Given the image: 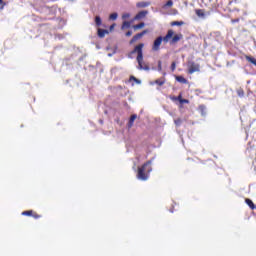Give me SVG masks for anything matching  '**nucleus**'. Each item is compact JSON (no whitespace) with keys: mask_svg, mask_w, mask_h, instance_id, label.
<instances>
[{"mask_svg":"<svg viewBox=\"0 0 256 256\" xmlns=\"http://www.w3.org/2000/svg\"><path fill=\"white\" fill-rule=\"evenodd\" d=\"M196 15H197L198 17H205V13H203L202 10H196Z\"/></svg>","mask_w":256,"mask_h":256,"instance_id":"23","label":"nucleus"},{"mask_svg":"<svg viewBox=\"0 0 256 256\" xmlns=\"http://www.w3.org/2000/svg\"><path fill=\"white\" fill-rule=\"evenodd\" d=\"M231 23H239V18H237V19H232V20H231Z\"/></svg>","mask_w":256,"mask_h":256,"instance_id":"32","label":"nucleus"},{"mask_svg":"<svg viewBox=\"0 0 256 256\" xmlns=\"http://www.w3.org/2000/svg\"><path fill=\"white\" fill-rule=\"evenodd\" d=\"M176 68H177V64L175 62H172L170 67L171 71H175Z\"/></svg>","mask_w":256,"mask_h":256,"instance_id":"28","label":"nucleus"},{"mask_svg":"<svg viewBox=\"0 0 256 256\" xmlns=\"http://www.w3.org/2000/svg\"><path fill=\"white\" fill-rule=\"evenodd\" d=\"M34 217H35V219H39V215H35Z\"/></svg>","mask_w":256,"mask_h":256,"instance_id":"37","label":"nucleus"},{"mask_svg":"<svg viewBox=\"0 0 256 256\" xmlns=\"http://www.w3.org/2000/svg\"><path fill=\"white\" fill-rule=\"evenodd\" d=\"M156 85H159V87L165 85V78L158 79L155 81Z\"/></svg>","mask_w":256,"mask_h":256,"instance_id":"19","label":"nucleus"},{"mask_svg":"<svg viewBox=\"0 0 256 256\" xmlns=\"http://www.w3.org/2000/svg\"><path fill=\"white\" fill-rule=\"evenodd\" d=\"M129 17H131V14H129V13H124L122 15V19H129Z\"/></svg>","mask_w":256,"mask_h":256,"instance_id":"29","label":"nucleus"},{"mask_svg":"<svg viewBox=\"0 0 256 256\" xmlns=\"http://www.w3.org/2000/svg\"><path fill=\"white\" fill-rule=\"evenodd\" d=\"M113 29H115V24L110 26V31H113Z\"/></svg>","mask_w":256,"mask_h":256,"instance_id":"34","label":"nucleus"},{"mask_svg":"<svg viewBox=\"0 0 256 256\" xmlns=\"http://www.w3.org/2000/svg\"><path fill=\"white\" fill-rule=\"evenodd\" d=\"M197 71H200L199 64H197L193 61H188V73L190 75H193V73H197Z\"/></svg>","mask_w":256,"mask_h":256,"instance_id":"4","label":"nucleus"},{"mask_svg":"<svg viewBox=\"0 0 256 256\" xmlns=\"http://www.w3.org/2000/svg\"><path fill=\"white\" fill-rule=\"evenodd\" d=\"M33 214V211H24L22 212V215H27L28 217H31V215Z\"/></svg>","mask_w":256,"mask_h":256,"instance_id":"26","label":"nucleus"},{"mask_svg":"<svg viewBox=\"0 0 256 256\" xmlns=\"http://www.w3.org/2000/svg\"><path fill=\"white\" fill-rule=\"evenodd\" d=\"M181 39H183V34H176L170 40V45H175V43H179V41H181Z\"/></svg>","mask_w":256,"mask_h":256,"instance_id":"8","label":"nucleus"},{"mask_svg":"<svg viewBox=\"0 0 256 256\" xmlns=\"http://www.w3.org/2000/svg\"><path fill=\"white\" fill-rule=\"evenodd\" d=\"M149 5H151L149 1H141L136 4V7H138V9H145V7H149Z\"/></svg>","mask_w":256,"mask_h":256,"instance_id":"10","label":"nucleus"},{"mask_svg":"<svg viewBox=\"0 0 256 256\" xmlns=\"http://www.w3.org/2000/svg\"><path fill=\"white\" fill-rule=\"evenodd\" d=\"M173 5V0H168L163 6L162 9H169Z\"/></svg>","mask_w":256,"mask_h":256,"instance_id":"16","label":"nucleus"},{"mask_svg":"<svg viewBox=\"0 0 256 256\" xmlns=\"http://www.w3.org/2000/svg\"><path fill=\"white\" fill-rule=\"evenodd\" d=\"M106 35H109V30L98 28V37H100V39H103Z\"/></svg>","mask_w":256,"mask_h":256,"instance_id":"9","label":"nucleus"},{"mask_svg":"<svg viewBox=\"0 0 256 256\" xmlns=\"http://www.w3.org/2000/svg\"><path fill=\"white\" fill-rule=\"evenodd\" d=\"M170 213H173V210H170Z\"/></svg>","mask_w":256,"mask_h":256,"instance_id":"40","label":"nucleus"},{"mask_svg":"<svg viewBox=\"0 0 256 256\" xmlns=\"http://www.w3.org/2000/svg\"><path fill=\"white\" fill-rule=\"evenodd\" d=\"M183 24H184L183 21H174L171 23L172 27H175V26L181 27V25H183Z\"/></svg>","mask_w":256,"mask_h":256,"instance_id":"20","label":"nucleus"},{"mask_svg":"<svg viewBox=\"0 0 256 256\" xmlns=\"http://www.w3.org/2000/svg\"><path fill=\"white\" fill-rule=\"evenodd\" d=\"M199 111H200L202 117H205V115H207V112H206L207 108L205 107V105H200L199 106Z\"/></svg>","mask_w":256,"mask_h":256,"instance_id":"12","label":"nucleus"},{"mask_svg":"<svg viewBox=\"0 0 256 256\" xmlns=\"http://www.w3.org/2000/svg\"><path fill=\"white\" fill-rule=\"evenodd\" d=\"M147 15H149V11L147 10H142L140 12H138L136 14V16L134 17L135 21H140V19H145V17H147Z\"/></svg>","mask_w":256,"mask_h":256,"instance_id":"6","label":"nucleus"},{"mask_svg":"<svg viewBox=\"0 0 256 256\" xmlns=\"http://www.w3.org/2000/svg\"><path fill=\"white\" fill-rule=\"evenodd\" d=\"M145 35H147V30H143L142 32L134 35L130 40V45H133V43H136V41H139V39H141Z\"/></svg>","mask_w":256,"mask_h":256,"instance_id":"5","label":"nucleus"},{"mask_svg":"<svg viewBox=\"0 0 256 256\" xmlns=\"http://www.w3.org/2000/svg\"><path fill=\"white\" fill-rule=\"evenodd\" d=\"M246 60H248L249 63H255V58L254 57H251V56H246Z\"/></svg>","mask_w":256,"mask_h":256,"instance_id":"24","label":"nucleus"},{"mask_svg":"<svg viewBox=\"0 0 256 256\" xmlns=\"http://www.w3.org/2000/svg\"><path fill=\"white\" fill-rule=\"evenodd\" d=\"M132 79H134V81H136V83H141V80H138V79L135 78V77H132Z\"/></svg>","mask_w":256,"mask_h":256,"instance_id":"33","label":"nucleus"},{"mask_svg":"<svg viewBox=\"0 0 256 256\" xmlns=\"http://www.w3.org/2000/svg\"><path fill=\"white\" fill-rule=\"evenodd\" d=\"M100 123H103V120H100Z\"/></svg>","mask_w":256,"mask_h":256,"instance_id":"39","label":"nucleus"},{"mask_svg":"<svg viewBox=\"0 0 256 256\" xmlns=\"http://www.w3.org/2000/svg\"><path fill=\"white\" fill-rule=\"evenodd\" d=\"M158 71H159V73H161V71H163V66H162L161 60L158 61Z\"/></svg>","mask_w":256,"mask_h":256,"instance_id":"25","label":"nucleus"},{"mask_svg":"<svg viewBox=\"0 0 256 256\" xmlns=\"http://www.w3.org/2000/svg\"><path fill=\"white\" fill-rule=\"evenodd\" d=\"M103 21L101 20V16H96L95 17V24H96V27H101Z\"/></svg>","mask_w":256,"mask_h":256,"instance_id":"13","label":"nucleus"},{"mask_svg":"<svg viewBox=\"0 0 256 256\" xmlns=\"http://www.w3.org/2000/svg\"><path fill=\"white\" fill-rule=\"evenodd\" d=\"M143 27H145V23L141 22L139 24H136L133 26V29H135V31L139 30V29H143Z\"/></svg>","mask_w":256,"mask_h":256,"instance_id":"17","label":"nucleus"},{"mask_svg":"<svg viewBox=\"0 0 256 256\" xmlns=\"http://www.w3.org/2000/svg\"><path fill=\"white\" fill-rule=\"evenodd\" d=\"M238 95H239V97H243V95H245V93L243 92V90H240V91H238Z\"/></svg>","mask_w":256,"mask_h":256,"instance_id":"30","label":"nucleus"},{"mask_svg":"<svg viewBox=\"0 0 256 256\" xmlns=\"http://www.w3.org/2000/svg\"><path fill=\"white\" fill-rule=\"evenodd\" d=\"M108 57H113V54L109 53V54H108Z\"/></svg>","mask_w":256,"mask_h":256,"instance_id":"36","label":"nucleus"},{"mask_svg":"<svg viewBox=\"0 0 256 256\" xmlns=\"http://www.w3.org/2000/svg\"><path fill=\"white\" fill-rule=\"evenodd\" d=\"M173 100L174 101H179V98L178 97H174Z\"/></svg>","mask_w":256,"mask_h":256,"instance_id":"35","label":"nucleus"},{"mask_svg":"<svg viewBox=\"0 0 256 256\" xmlns=\"http://www.w3.org/2000/svg\"><path fill=\"white\" fill-rule=\"evenodd\" d=\"M178 101L181 105L185 104V103H189V100L187 99H183L181 95L178 96Z\"/></svg>","mask_w":256,"mask_h":256,"instance_id":"21","label":"nucleus"},{"mask_svg":"<svg viewBox=\"0 0 256 256\" xmlns=\"http://www.w3.org/2000/svg\"><path fill=\"white\" fill-rule=\"evenodd\" d=\"M131 35H133V32H132V31L126 32V37H131Z\"/></svg>","mask_w":256,"mask_h":256,"instance_id":"31","label":"nucleus"},{"mask_svg":"<svg viewBox=\"0 0 256 256\" xmlns=\"http://www.w3.org/2000/svg\"><path fill=\"white\" fill-rule=\"evenodd\" d=\"M161 43H163V36H158L152 44V51H154L155 53H157V51H160Z\"/></svg>","mask_w":256,"mask_h":256,"instance_id":"3","label":"nucleus"},{"mask_svg":"<svg viewBox=\"0 0 256 256\" xmlns=\"http://www.w3.org/2000/svg\"><path fill=\"white\" fill-rule=\"evenodd\" d=\"M174 123H175V125H176L177 127H179V126L181 125L182 121H181L180 118H178V119L174 120Z\"/></svg>","mask_w":256,"mask_h":256,"instance_id":"27","label":"nucleus"},{"mask_svg":"<svg viewBox=\"0 0 256 256\" xmlns=\"http://www.w3.org/2000/svg\"><path fill=\"white\" fill-rule=\"evenodd\" d=\"M145 44L140 43L134 47V49L128 54V59H134L135 53L137 54L136 61L138 63V69L140 71H149V66H143V48Z\"/></svg>","mask_w":256,"mask_h":256,"instance_id":"1","label":"nucleus"},{"mask_svg":"<svg viewBox=\"0 0 256 256\" xmlns=\"http://www.w3.org/2000/svg\"><path fill=\"white\" fill-rule=\"evenodd\" d=\"M151 171H153L151 168V161H148L142 167L138 168L137 179H139V181H147Z\"/></svg>","mask_w":256,"mask_h":256,"instance_id":"2","label":"nucleus"},{"mask_svg":"<svg viewBox=\"0 0 256 256\" xmlns=\"http://www.w3.org/2000/svg\"><path fill=\"white\" fill-rule=\"evenodd\" d=\"M135 119H137V114H132L129 122H128V128L131 129L133 127V123H135Z\"/></svg>","mask_w":256,"mask_h":256,"instance_id":"11","label":"nucleus"},{"mask_svg":"<svg viewBox=\"0 0 256 256\" xmlns=\"http://www.w3.org/2000/svg\"><path fill=\"white\" fill-rule=\"evenodd\" d=\"M174 34L175 32H173V30H168L167 34L162 37L163 43H169V40L173 38Z\"/></svg>","mask_w":256,"mask_h":256,"instance_id":"7","label":"nucleus"},{"mask_svg":"<svg viewBox=\"0 0 256 256\" xmlns=\"http://www.w3.org/2000/svg\"><path fill=\"white\" fill-rule=\"evenodd\" d=\"M176 81H178V83L187 84V79L183 76H176Z\"/></svg>","mask_w":256,"mask_h":256,"instance_id":"14","label":"nucleus"},{"mask_svg":"<svg viewBox=\"0 0 256 256\" xmlns=\"http://www.w3.org/2000/svg\"><path fill=\"white\" fill-rule=\"evenodd\" d=\"M1 3H3V0H0V5H1Z\"/></svg>","mask_w":256,"mask_h":256,"instance_id":"38","label":"nucleus"},{"mask_svg":"<svg viewBox=\"0 0 256 256\" xmlns=\"http://www.w3.org/2000/svg\"><path fill=\"white\" fill-rule=\"evenodd\" d=\"M117 17H119V14H117V12H114V13L110 14L109 19L111 21H117Z\"/></svg>","mask_w":256,"mask_h":256,"instance_id":"18","label":"nucleus"},{"mask_svg":"<svg viewBox=\"0 0 256 256\" xmlns=\"http://www.w3.org/2000/svg\"><path fill=\"white\" fill-rule=\"evenodd\" d=\"M69 1H75V0H69Z\"/></svg>","mask_w":256,"mask_h":256,"instance_id":"41","label":"nucleus"},{"mask_svg":"<svg viewBox=\"0 0 256 256\" xmlns=\"http://www.w3.org/2000/svg\"><path fill=\"white\" fill-rule=\"evenodd\" d=\"M245 201L246 204L250 207V209H255V204L253 203V200L247 198Z\"/></svg>","mask_w":256,"mask_h":256,"instance_id":"15","label":"nucleus"},{"mask_svg":"<svg viewBox=\"0 0 256 256\" xmlns=\"http://www.w3.org/2000/svg\"><path fill=\"white\" fill-rule=\"evenodd\" d=\"M131 27V23L128 21L123 22L122 29H129Z\"/></svg>","mask_w":256,"mask_h":256,"instance_id":"22","label":"nucleus"}]
</instances>
